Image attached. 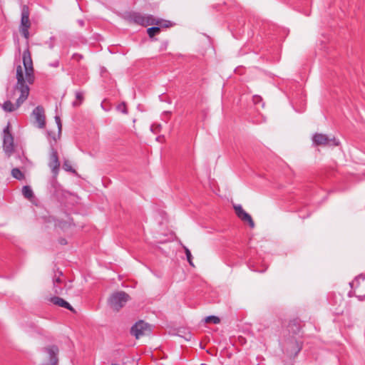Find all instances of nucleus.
Returning <instances> with one entry per match:
<instances>
[{
    "mask_svg": "<svg viewBox=\"0 0 365 365\" xmlns=\"http://www.w3.org/2000/svg\"><path fill=\"white\" fill-rule=\"evenodd\" d=\"M117 110L123 113V114H128V110L126 106V104L125 102H122L120 104L117 106L116 108Z\"/></svg>",
    "mask_w": 365,
    "mask_h": 365,
    "instance_id": "393cba45",
    "label": "nucleus"
},
{
    "mask_svg": "<svg viewBox=\"0 0 365 365\" xmlns=\"http://www.w3.org/2000/svg\"><path fill=\"white\" fill-rule=\"evenodd\" d=\"M237 216L243 222H247L251 228L255 227V222L250 214L245 212L240 205L234 206Z\"/></svg>",
    "mask_w": 365,
    "mask_h": 365,
    "instance_id": "6e6552de",
    "label": "nucleus"
},
{
    "mask_svg": "<svg viewBox=\"0 0 365 365\" xmlns=\"http://www.w3.org/2000/svg\"><path fill=\"white\" fill-rule=\"evenodd\" d=\"M16 78L17 82L14 87V90L20 92V96L15 103H12L11 101H6L1 108L6 112H13L20 107V106L27 99L29 94V87L25 83L22 68L20 65L16 67Z\"/></svg>",
    "mask_w": 365,
    "mask_h": 365,
    "instance_id": "f257e3e1",
    "label": "nucleus"
},
{
    "mask_svg": "<svg viewBox=\"0 0 365 365\" xmlns=\"http://www.w3.org/2000/svg\"><path fill=\"white\" fill-rule=\"evenodd\" d=\"M158 27H160V29L161 28H170L175 25V23L169 21V20H165V19H158V23L156 24Z\"/></svg>",
    "mask_w": 365,
    "mask_h": 365,
    "instance_id": "f3484780",
    "label": "nucleus"
},
{
    "mask_svg": "<svg viewBox=\"0 0 365 365\" xmlns=\"http://www.w3.org/2000/svg\"><path fill=\"white\" fill-rule=\"evenodd\" d=\"M44 351H46L49 355L51 365H58V354L59 352L58 347L56 345H51L46 347Z\"/></svg>",
    "mask_w": 365,
    "mask_h": 365,
    "instance_id": "9b49d317",
    "label": "nucleus"
},
{
    "mask_svg": "<svg viewBox=\"0 0 365 365\" xmlns=\"http://www.w3.org/2000/svg\"><path fill=\"white\" fill-rule=\"evenodd\" d=\"M349 297H352V296H353V293H351V292H350L349 293Z\"/></svg>",
    "mask_w": 365,
    "mask_h": 365,
    "instance_id": "a19ab883",
    "label": "nucleus"
},
{
    "mask_svg": "<svg viewBox=\"0 0 365 365\" xmlns=\"http://www.w3.org/2000/svg\"><path fill=\"white\" fill-rule=\"evenodd\" d=\"M63 168L67 172H70L73 174L77 175L76 170L72 168V165L68 160H65L63 161Z\"/></svg>",
    "mask_w": 365,
    "mask_h": 365,
    "instance_id": "412c9836",
    "label": "nucleus"
},
{
    "mask_svg": "<svg viewBox=\"0 0 365 365\" xmlns=\"http://www.w3.org/2000/svg\"><path fill=\"white\" fill-rule=\"evenodd\" d=\"M23 65L25 69V76L26 81L29 84H32L34 82L35 77L34 73L33 61L31 58V53L29 49L26 48L22 54Z\"/></svg>",
    "mask_w": 365,
    "mask_h": 365,
    "instance_id": "7ed1b4c3",
    "label": "nucleus"
},
{
    "mask_svg": "<svg viewBox=\"0 0 365 365\" xmlns=\"http://www.w3.org/2000/svg\"><path fill=\"white\" fill-rule=\"evenodd\" d=\"M83 58V55L79 53H73L72 55V59L76 60L77 61H80Z\"/></svg>",
    "mask_w": 365,
    "mask_h": 365,
    "instance_id": "7c9ffc66",
    "label": "nucleus"
},
{
    "mask_svg": "<svg viewBox=\"0 0 365 365\" xmlns=\"http://www.w3.org/2000/svg\"><path fill=\"white\" fill-rule=\"evenodd\" d=\"M205 322L206 323H212L215 324H219L220 322V319L218 317L216 316H208L205 318Z\"/></svg>",
    "mask_w": 365,
    "mask_h": 365,
    "instance_id": "5701e85b",
    "label": "nucleus"
},
{
    "mask_svg": "<svg viewBox=\"0 0 365 365\" xmlns=\"http://www.w3.org/2000/svg\"><path fill=\"white\" fill-rule=\"evenodd\" d=\"M75 94H76V98L77 100H78V101H79V102H78V103H77V102H73V105L74 106H79V105L81 103V102L83 101V92H81V91H76V93H75Z\"/></svg>",
    "mask_w": 365,
    "mask_h": 365,
    "instance_id": "b1692460",
    "label": "nucleus"
},
{
    "mask_svg": "<svg viewBox=\"0 0 365 365\" xmlns=\"http://www.w3.org/2000/svg\"><path fill=\"white\" fill-rule=\"evenodd\" d=\"M60 62L59 60H56L51 63H50L48 65L51 67L57 68L59 66Z\"/></svg>",
    "mask_w": 365,
    "mask_h": 365,
    "instance_id": "473e14b6",
    "label": "nucleus"
},
{
    "mask_svg": "<svg viewBox=\"0 0 365 365\" xmlns=\"http://www.w3.org/2000/svg\"><path fill=\"white\" fill-rule=\"evenodd\" d=\"M53 292L55 294H61L63 288L58 284H53Z\"/></svg>",
    "mask_w": 365,
    "mask_h": 365,
    "instance_id": "c756f323",
    "label": "nucleus"
},
{
    "mask_svg": "<svg viewBox=\"0 0 365 365\" xmlns=\"http://www.w3.org/2000/svg\"><path fill=\"white\" fill-rule=\"evenodd\" d=\"M158 23V19H155L153 15L149 14L147 16H144V21L143 26H147L149 25H156Z\"/></svg>",
    "mask_w": 365,
    "mask_h": 365,
    "instance_id": "dca6fc26",
    "label": "nucleus"
},
{
    "mask_svg": "<svg viewBox=\"0 0 365 365\" xmlns=\"http://www.w3.org/2000/svg\"><path fill=\"white\" fill-rule=\"evenodd\" d=\"M21 25L20 28H30L31 22L29 20V8L27 5H23L21 11Z\"/></svg>",
    "mask_w": 365,
    "mask_h": 365,
    "instance_id": "f8f14e48",
    "label": "nucleus"
},
{
    "mask_svg": "<svg viewBox=\"0 0 365 365\" xmlns=\"http://www.w3.org/2000/svg\"><path fill=\"white\" fill-rule=\"evenodd\" d=\"M124 19L129 23L143 26L144 21V16L139 12L128 11L124 14Z\"/></svg>",
    "mask_w": 365,
    "mask_h": 365,
    "instance_id": "1a4fd4ad",
    "label": "nucleus"
},
{
    "mask_svg": "<svg viewBox=\"0 0 365 365\" xmlns=\"http://www.w3.org/2000/svg\"><path fill=\"white\" fill-rule=\"evenodd\" d=\"M160 32V29L158 26H152L147 29V34L150 38H153V37Z\"/></svg>",
    "mask_w": 365,
    "mask_h": 365,
    "instance_id": "aec40b11",
    "label": "nucleus"
},
{
    "mask_svg": "<svg viewBox=\"0 0 365 365\" xmlns=\"http://www.w3.org/2000/svg\"><path fill=\"white\" fill-rule=\"evenodd\" d=\"M55 120L58 126V138L61 137V130H62V123L61 120V118L58 115L55 116Z\"/></svg>",
    "mask_w": 365,
    "mask_h": 365,
    "instance_id": "bb28decb",
    "label": "nucleus"
},
{
    "mask_svg": "<svg viewBox=\"0 0 365 365\" xmlns=\"http://www.w3.org/2000/svg\"><path fill=\"white\" fill-rule=\"evenodd\" d=\"M17 51H18V53L20 54L21 53V48H20V46H19V39H17Z\"/></svg>",
    "mask_w": 365,
    "mask_h": 365,
    "instance_id": "4c0bfd02",
    "label": "nucleus"
},
{
    "mask_svg": "<svg viewBox=\"0 0 365 365\" xmlns=\"http://www.w3.org/2000/svg\"><path fill=\"white\" fill-rule=\"evenodd\" d=\"M46 300L55 305H57L58 307H63L65 309H67L68 310L74 312V309L72 307V306L68 302L64 300L63 298H61L57 296H54V297H51L46 298Z\"/></svg>",
    "mask_w": 365,
    "mask_h": 365,
    "instance_id": "ddd939ff",
    "label": "nucleus"
},
{
    "mask_svg": "<svg viewBox=\"0 0 365 365\" xmlns=\"http://www.w3.org/2000/svg\"><path fill=\"white\" fill-rule=\"evenodd\" d=\"M58 242L61 245H67V240L65 239V238H60L58 240Z\"/></svg>",
    "mask_w": 365,
    "mask_h": 365,
    "instance_id": "c9c22d12",
    "label": "nucleus"
},
{
    "mask_svg": "<svg viewBox=\"0 0 365 365\" xmlns=\"http://www.w3.org/2000/svg\"><path fill=\"white\" fill-rule=\"evenodd\" d=\"M46 135H47V138H48V143H50V140H53V137L55 135L56 138V141L60 139V138H58V133L56 134L55 133L52 132V131H50V130H47L46 131Z\"/></svg>",
    "mask_w": 365,
    "mask_h": 365,
    "instance_id": "c85d7f7f",
    "label": "nucleus"
},
{
    "mask_svg": "<svg viewBox=\"0 0 365 365\" xmlns=\"http://www.w3.org/2000/svg\"><path fill=\"white\" fill-rule=\"evenodd\" d=\"M130 299V296L123 291L116 292L108 299L110 307L115 311H119Z\"/></svg>",
    "mask_w": 365,
    "mask_h": 365,
    "instance_id": "20e7f679",
    "label": "nucleus"
},
{
    "mask_svg": "<svg viewBox=\"0 0 365 365\" xmlns=\"http://www.w3.org/2000/svg\"><path fill=\"white\" fill-rule=\"evenodd\" d=\"M253 101L255 104H258L262 101V98L259 96H254Z\"/></svg>",
    "mask_w": 365,
    "mask_h": 365,
    "instance_id": "2f4dec72",
    "label": "nucleus"
},
{
    "mask_svg": "<svg viewBox=\"0 0 365 365\" xmlns=\"http://www.w3.org/2000/svg\"><path fill=\"white\" fill-rule=\"evenodd\" d=\"M62 283V280L61 279L60 277H55L53 279V284H58Z\"/></svg>",
    "mask_w": 365,
    "mask_h": 365,
    "instance_id": "72a5a7b5",
    "label": "nucleus"
},
{
    "mask_svg": "<svg viewBox=\"0 0 365 365\" xmlns=\"http://www.w3.org/2000/svg\"><path fill=\"white\" fill-rule=\"evenodd\" d=\"M185 255H186V257H187V259L189 262V264L191 265V266H194L193 265V263L192 262V255H191V252L190 251V250L187 247H185Z\"/></svg>",
    "mask_w": 365,
    "mask_h": 365,
    "instance_id": "cd10ccee",
    "label": "nucleus"
},
{
    "mask_svg": "<svg viewBox=\"0 0 365 365\" xmlns=\"http://www.w3.org/2000/svg\"><path fill=\"white\" fill-rule=\"evenodd\" d=\"M56 138L54 135L53 137V140H50V160L48 163V167L51 168V172L53 175V180L52 182V187L54 188V195L56 194L60 185L57 182L56 178L59 172L60 168V161L58 159V155L57 149L56 148Z\"/></svg>",
    "mask_w": 365,
    "mask_h": 365,
    "instance_id": "f03ea898",
    "label": "nucleus"
},
{
    "mask_svg": "<svg viewBox=\"0 0 365 365\" xmlns=\"http://www.w3.org/2000/svg\"><path fill=\"white\" fill-rule=\"evenodd\" d=\"M22 194L27 199H31L34 197V192L29 185H24L22 187Z\"/></svg>",
    "mask_w": 365,
    "mask_h": 365,
    "instance_id": "a211bd4d",
    "label": "nucleus"
},
{
    "mask_svg": "<svg viewBox=\"0 0 365 365\" xmlns=\"http://www.w3.org/2000/svg\"><path fill=\"white\" fill-rule=\"evenodd\" d=\"M59 274H60V275H63V273H62V272H61V271H60V272H59Z\"/></svg>",
    "mask_w": 365,
    "mask_h": 365,
    "instance_id": "79ce46f5",
    "label": "nucleus"
},
{
    "mask_svg": "<svg viewBox=\"0 0 365 365\" xmlns=\"http://www.w3.org/2000/svg\"><path fill=\"white\" fill-rule=\"evenodd\" d=\"M312 142L317 146H337L339 141L335 138H329L327 135L316 133L312 136Z\"/></svg>",
    "mask_w": 365,
    "mask_h": 365,
    "instance_id": "423d86ee",
    "label": "nucleus"
},
{
    "mask_svg": "<svg viewBox=\"0 0 365 365\" xmlns=\"http://www.w3.org/2000/svg\"><path fill=\"white\" fill-rule=\"evenodd\" d=\"M32 114L35 118L36 122L38 123V127L39 128H43L46 125V117L43 108L40 106L36 107Z\"/></svg>",
    "mask_w": 365,
    "mask_h": 365,
    "instance_id": "9d476101",
    "label": "nucleus"
},
{
    "mask_svg": "<svg viewBox=\"0 0 365 365\" xmlns=\"http://www.w3.org/2000/svg\"><path fill=\"white\" fill-rule=\"evenodd\" d=\"M290 343L293 345V347L289 351L290 354L293 355L294 356H296L302 349V342L291 339Z\"/></svg>",
    "mask_w": 365,
    "mask_h": 365,
    "instance_id": "2eb2a0df",
    "label": "nucleus"
},
{
    "mask_svg": "<svg viewBox=\"0 0 365 365\" xmlns=\"http://www.w3.org/2000/svg\"><path fill=\"white\" fill-rule=\"evenodd\" d=\"M310 216V213L307 214V216H304V217H302L303 219L306 218V217H308Z\"/></svg>",
    "mask_w": 365,
    "mask_h": 365,
    "instance_id": "ea45409f",
    "label": "nucleus"
},
{
    "mask_svg": "<svg viewBox=\"0 0 365 365\" xmlns=\"http://www.w3.org/2000/svg\"><path fill=\"white\" fill-rule=\"evenodd\" d=\"M365 280V274H360L357 275L354 280L349 283L350 287L352 288L354 283H356V285L358 286L359 284V280Z\"/></svg>",
    "mask_w": 365,
    "mask_h": 365,
    "instance_id": "a878e982",
    "label": "nucleus"
},
{
    "mask_svg": "<svg viewBox=\"0 0 365 365\" xmlns=\"http://www.w3.org/2000/svg\"><path fill=\"white\" fill-rule=\"evenodd\" d=\"M78 23H79V24H80L81 26H83L84 25V21H83V20H79V21H78Z\"/></svg>",
    "mask_w": 365,
    "mask_h": 365,
    "instance_id": "58836bf2",
    "label": "nucleus"
},
{
    "mask_svg": "<svg viewBox=\"0 0 365 365\" xmlns=\"http://www.w3.org/2000/svg\"><path fill=\"white\" fill-rule=\"evenodd\" d=\"M168 41H163L161 44V46H160V51H164V50H166L167 47H168Z\"/></svg>",
    "mask_w": 365,
    "mask_h": 365,
    "instance_id": "f704fd0d",
    "label": "nucleus"
},
{
    "mask_svg": "<svg viewBox=\"0 0 365 365\" xmlns=\"http://www.w3.org/2000/svg\"><path fill=\"white\" fill-rule=\"evenodd\" d=\"M9 128L10 123H8L3 131V149L8 158L11 155L14 150V137Z\"/></svg>",
    "mask_w": 365,
    "mask_h": 365,
    "instance_id": "39448f33",
    "label": "nucleus"
},
{
    "mask_svg": "<svg viewBox=\"0 0 365 365\" xmlns=\"http://www.w3.org/2000/svg\"><path fill=\"white\" fill-rule=\"evenodd\" d=\"M11 175L16 180H21L24 178V174L17 168L11 170Z\"/></svg>",
    "mask_w": 365,
    "mask_h": 365,
    "instance_id": "6ab92c4d",
    "label": "nucleus"
},
{
    "mask_svg": "<svg viewBox=\"0 0 365 365\" xmlns=\"http://www.w3.org/2000/svg\"><path fill=\"white\" fill-rule=\"evenodd\" d=\"M29 29L30 28H20L19 31L22 36L26 39V48H29Z\"/></svg>",
    "mask_w": 365,
    "mask_h": 365,
    "instance_id": "4be33fe9",
    "label": "nucleus"
},
{
    "mask_svg": "<svg viewBox=\"0 0 365 365\" xmlns=\"http://www.w3.org/2000/svg\"><path fill=\"white\" fill-rule=\"evenodd\" d=\"M301 323L299 319H294L289 322L288 329L289 331L293 334H297L301 331Z\"/></svg>",
    "mask_w": 365,
    "mask_h": 365,
    "instance_id": "4468645a",
    "label": "nucleus"
},
{
    "mask_svg": "<svg viewBox=\"0 0 365 365\" xmlns=\"http://www.w3.org/2000/svg\"><path fill=\"white\" fill-rule=\"evenodd\" d=\"M356 297L359 301H364V300H365V294H364V295H357V296H356Z\"/></svg>",
    "mask_w": 365,
    "mask_h": 365,
    "instance_id": "e433bc0d",
    "label": "nucleus"
},
{
    "mask_svg": "<svg viewBox=\"0 0 365 365\" xmlns=\"http://www.w3.org/2000/svg\"><path fill=\"white\" fill-rule=\"evenodd\" d=\"M150 331L149 325L143 320H140L130 329V334L133 335L136 339H139L140 336L145 334L146 331Z\"/></svg>",
    "mask_w": 365,
    "mask_h": 365,
    "instance_id": "0eeeda50",
    "label": "nucleus"
}]
</instances>
